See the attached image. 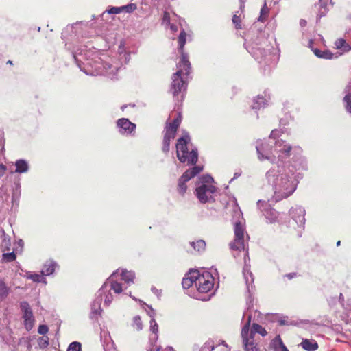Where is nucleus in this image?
Returning a JSON list of instances; mask_svg holds the SVG:
<instances>
[{"label": "nucleus", "instance_id": "obj_38", "mask_svg": "<svg viewBox=\"0 0 351 351\" xmlns=\"http://www.w3.org/2000/svg\"><path fill=\"white\" fill-rule=\"evenodd\" d=\"M136 8H137V6L135 3H129L126 5L121 6L122 12H126V13H132Z\"/></svg>", "mask_w": 351, "mask_h": 351}, {"label": "nucleus", "instance_id": "obj_1", "mask_svg": "<svg viewBox=\"0 0 351 351\" xmlns=\"http://www.w3.org/2000/svg\"><path fill=\"white\" fill-rule=\"evenodd\" d=\"M284 132L274 129L268 139L257 140L256 149L260 161L269 160L273 166L265 173V180L272 188V201L287 199L296 191L300 174L307 169L306 158L299 146H292L282 137Z\"/></svg>", "mask_w": 351, "mask_h": 351}, {"label": "nucleus", "instance_id": "obj_33", "mask_svg": "<svg viewBox=\"0 0 351 351\" xmlns=\"http://www.w3.org/2000/svg\"><path fill=\"white\" fill-rule=\"evenodd\" d=\"M250 330L255 335L256 333L260 334L262 337L267 335V332L261 325L256 323H253L252 328Z\"/></svg>", "mask_w": 351, "mask_h": 351}, {"label": "nucleus", "instance_id": "obj_13", "mask_svg": "<svg viewBox=\"0 0 351 351\" xmlns=\"http://www.w3.org/2000/svg\"><path fill=\"white\" fill-rule=\"evenodd\" d=\"M186 34L184 32V30L182 29L180 32V35L178 36V50L181 54V58L179 62H182L184 64V67H186V73H188L189 69H190V62L189 61L188 54L186 53H184V47L186 44Z\"/></svg>", "mask_w": 351, "mask_h": 351}, {"label": "nucleus", "instance_id": "obj_51", "mask_svg": "<svg viewBox=\"0 0 351 351\" xmlns=\"http://www.w3.org/2000/svg\"><path fill=\"white\" fill-rule=\"evenodd\" d=\"M162 20H163V23H165L167 24H170V16H169V14L168 12H164Z\"/></svg>", "mask_w": 351, "mask_h": 351}, {"label": "nucleus", "instance_id": "obj_22", "mask_svg": "<svg viewBox=\"0 0 351 351\" xmlns=\"http://www.w3.org/2000/svg\"><path fill=\"white\" fill-rule=\"evenodd\" d=\"M14 166L16 167L14 173L20 174L27 173L30 168L29 162L25 159L16 160Z\"/></svg>", "mask_w": 351, "mask_h": 351}, {"label": "nucleus", "instance_id": "obj_53", "mask_svg": "<svg viewBox=\"0 0 351 351\" xmlns=\"http://www.w3.org/2000/svg\"><path fill=\"white\" fill-rule=\"evenodd\" d=\"M296 276V273H289V274H287L284 276V277H286L289 280H291L292 278H293L294 277Z\"/></svg>", "mask_w": 351, "mask_h": 351}, {"label": "nucleus", "instance_id": "obj_5", "mask_svg": "<svg viewBox=\"0 0 351 351\" xmlns=\"http://www.w3.org/2000/svg\"><path fill=\"white\" fill-rule=\"evenodd\" d=\"M177 71L172 76L171 92L178 100H179L180 95V101H182L186 90L191 68L189 69V72L186 73V67H184V64L179 62L177 64Z\"/></svg>", "mask_w": 351, "mask_h": 351}, {"label": "nucleus", "instance_id": "obj_7", "mask_svg": "<svg viewBox=\"0 0 351 351\" xmlns=\"http://www.w3.org/2000/svg\"><path fill=\"white\" fill-rule=\"evenodd\" d=\"M234 239L230 243V247L232 250H246L245 237L249 239L244 224L241 221H236L234 225Z\"/></svg>", "mask_w": 351, "mask_h": 351}, {"label": "nucleus", "instance_id": "obj_49", "mask_svg": "<svg viewBox=\"0 0 351 351\" xmlns=\"http://www.w3.org/2000/svg\"><path fill=\"white\" fill-rule=\"evenodd\" d=\"M344 100L346 102V109L351 113V95H347L344 97Z\"/></svg>", "mask_w": 351, "mask_h": 351}, {"label": "nucleus", "instance_id": "obj_15", "mask_svg": "<svg viewBox=\"0 0 351 351\" xmlns=\"http://www.w3.org/2000/svg\"><path fill=\"white\" fill-rule=\"evenodd\" d=\"M247 254H246V256H245V265L243 269V274L245 281L247 291L249 294L248 298L250 299L254 287V278L250 271V266L247 263Z\"/></svg>", "mask_w": 351, "mask_h": 351}, {"label": "nucleus", "instance_id": "obj_41", "mask_svg": "<svg viewBox=\"0 0 351 351\" xmlns=\"http://www.w3.org/2000/svg\"><path fill=\"white\" fill-rule=\"evenodd\" d=\"M81 343L77 341L71 343L67 348V351H80Z\"/></svg>", "mask_w": 351, "mask_h": 351}, {"label": "nucleus", "instance_id": "obj_10", "mask_svg": "<svg viewBox=\"0 0 351 351\" xmlns=\"http://www.w3.org/2000/svg\"><path fill=\"white\" fill-rule=\"evenodd\" d=\"M203 170L202 166H195L186 170L178 181V191L181 195H184L187 190L186 182L191 178L199 174Z\"/></svg>", "mask_w": 351, "mask_h": 351}, {"label": "nucleus", "instance_id": "obj_64", "mask_svg": "<svg viewBox=\"0 0 351 351\" xmlns=\"http://www.w3.org/2000/svg\"><path fill=\"white\" fill-rule=\"evenodd\" d=\"M130 295V297H131L134 300L137 301V299H136L134 296H132V295H131V293H130V295Z\"/></svg>", "mask_w": 351, "mask_h": 351}, {"label": "nucleus", "instance_id": "obj_45", "mask_svg": "<svg viewBox=\"0 0 351 351\" xmlns=\"http://www.w3.org/2000/svg\"><path fill=\"white\" fill-rule=\"evenodd\" d=\"M232 23L235 26V28L237 29H242L241 27V20L239 16H237V14H234L232 17Z\"/></svg>", "mask_w": 351, "mask_h": 351}, {"label": "nucleus", "instance_id": "obj_28", "mask_svg": "<svg viewBox=\"0 0 351 351\" xmlns=\"http://www.w3.org/2000/svg\"><path fill=\"white\" fill-rule=\"evenodd\" d=\"M189 245L195 251L199 253L204 252L206 245L205 241L202 239L197 240V241H191Z\"/></svg>", "mask_w": 351, "mask_h": 351}, {"label": "nucleus", "instance_id": "obj_17", "mask_svg": "<svg viewBox=\"0 0 351 351\" xmlns=\"http://www.w3.org/2000/svg\"><path fill=\"white\" fill-rule=\"evenodd\" d=\"M116 271H119V275L116 277V280L121 282L123 287L128 288L131 285L134 284L135 274L132 271L122 269L121 270L117 269Z\"/></svg>", "mask_w": 351, "mask_h": 351}, {"label": "nucleus", "instance_id": "obj_14", "mask_svg": "<svg viewBox=\"0 0 351 351\" xmlns=\"http://www.w3.org/2000/svg\"><path fill=\"white\" fill-rule=\"evenodd\" d=\"M117 128L119 134L123 136L131 135L136 129V124L128 119L121 118L117 121Z\"/></svg>", "mask_w": 351, "mask_h": 351}, {"label": "nucleus", "instance_id": "obj_19", "mask_svg": "<svg viewBox=\"0 0 351 351\" xmlns=\"http://www.w3.org/2000/svg\"><path fill=\"white\" fill-rule=\"evenodd\" d=\"M102 300V298L96 293V297L91 304V311L90 313V318L91 319L97 320L98 317L100 315L102 311L101 308Z\"/></svg>", "mask_w": 351, "mask_h": 351}, {"label": "nucleus", "instance_id": "obj_16", "mask_svg": "<svg viewBox=\"0 0 351 351\" xmlns=\"http://www.w3.org/2000/svg\"><path fill=\"white\" fill-rule=\"evenodd\" d=\"M289 215L296 224L303 228L305 223V210L300 206H296L291 208L289 210Z\"/></svg>", "mask_w": 351, "mask_h": 351}, {"label": "nucleus", "instance_id": "obj_59", "mask_svg": "<svg viewBox=\"0 0 351 351\" xmlns=\"http://www.w3.org/2000/svg\"><path fill=\"white\" fill-rule=\"evenodd\" d=\"M219 344V345H223V346H225V347H226V348H228V344H227V343H226V341H223V340H221Z\"/></svg>", "mask_w": 351, "mask_h": 351}, {"label": "nucleus", "instance_id": "obj_6", "mask_svg": "<svg viewBox=\"0 0 351 351\" xmlns=\"http://www.w3.org/2000/svg\"><path fill=\"white\" fill-rule=\"evenodd\" d=\"M191 142V138L188 133L178 139L176 143L177 157L180 162H186L188 165L196 164L198 160L197 149L194 147L191 150L189 149V144Z\"/></svg>", "mask_w": 351, "mask_h": 351}, {"label": "nucleus", "instance_id": "obj_47", "mask_svg": "<svg viewBox=\"0 0 351 351\" xmlns=\"http://www.w3.org/2000/svg\"><path fill=\"white\" fill-rule=\"evenodd\" d=\"M199 179L201 184H210L213 182V178L210 175H204Z\"/></svg>", "mask_w": 351, "mask_h": 351}, {"label": "nucleus", "instance_id": "obj_44", "mask_svg": "<svg viewBox=\"0 0 351 351\" xmlns=\"http://www.w3.org/2000/svg\"><path fill=\"white\" fill-rule=\"evenodd\" d=\"M3 258L6 262H12L16 259V254L14 252L9 253H4L3 254Z\"/></svg>", "mask_w": 351, "mask_h": 351}, {"label": "nucleus", "instance_id": "obj_34", "mask_svg": "<svg viewBox=\"0 0 351 351\" xmlns=\"http://www.w3.org/2000/svg\"><path fill=\"white\" fill-rule=\"evenodd\" d=\"M27 278L36 282H43L47 284L46 279L42 274H27Z\"/></svg>", "mask_w": 351, "mask_h": 351}, {"label": "nucleus", "instance_id": "obj_12", "mask_svg": "<svg viewBox=\"0 0 351 351\" xmlns=\"http://www.w3.org/2000/svg\"><path fill=\"white\" fill-rule=\"evenodd\" d=\"M257 206L265 217L267 223H273L278 221L279 213L271 208L267 202L258 200L257 202Z\"/></svg>", "mask_w": 351, "mask_h": 351}, {"label": "nucleus", "instance_id": "obj_26", "mask_svg": "<svg viewBox=\"0 0 351 351\" xmlns=\"http://www.w3.org/2000/svg\"><path fill=\"white\" fill-rule=\"evenodd\" d=\"M300 346L306 351H315L318 348V344L315 340L303 339Z\"/></svg>", "mask_w": 351, "mask_h": 351}, {"label": "nucleus", "instance_id": "obj_58", "mask_svg": "<svg viewBox=\"0 0 351 351\" xmlns=\"http://www.w3.org/2000/svg\"><path fill=\"white\" fill-rule=\"evenodd\" d=\"M161 347L160 346H156L155 348H152L150 349L149 351H160Z\"/></svg>", "mask_w": 351, "mask_h": 351}, {"label": "nucleus", "instance_id": "obj_52", "mask_svg": "<svg viewBox=\"0 0 351 351\" xmlns=\"http://www.w3.org/2000/svg\"><path fill=\"white\" fill-rule=\"evenodd\" d=\"M6 166L3 164H0V178L5 174L6 171Z\"/></svg>", "mask_w": 351, "mask_h": 351}, {"label": "nucleus", "instance_id": "obj_42", "mask_svg": "<svg viewBox=\"0 0 351 351\" xmlns=\"http://www.w3.org/2000/svg\"><path fill=\"white\" fill-rule=\"evenodd\" d=\"M20 306L23 315L32 312L29 304L25 301L21 302Z\"/></svg>", "mask_w": 351, "mask_h": 351}, {"label": "nucleus", "instance_id": "obj_4", "mask_svg": "<svg viewBox=\"0 0 351 351\" xmlns=\"http://www.w3.org/2000/svg\"><path fill=\"white\" fill-rule=\"evenodd\" d=\"M118 275L119 271H114L97 292V295L104 300V306H109L117 295L127 289V287H123V285L116 280Z\"/></svg>", "mask_w": 351, "mask_h": 351}, {"label": "nucleus", "instance_id": "obj_3", "mask_svg": "<svg viewBox=\"0 0 351 351\" xmlns=\"http://www.w3.org/2000/svg\"><path fill=\"white\" fill-rule=\"evenodd\" d=\"M244 45L247 51L259 62L265 60L268 53L273 49L267 34L262 32L255 37H252L250 40H246Z\"/></svg>", "mask_w": 351, "mask_h": 351}, {"label": "nucleus", "instance_id": "obj_30", "mask_svg": "<svg viewBox=\"0 0 351 351\" xmlns=\"http://www.w3.org/2000/svg\"><path fill=\"white\" fill-rule=\"evenodd\" d=\"M23 318L25 327L27 329V330L29 331L32 330L34 323V318L32 312L23 315Z\"/></svg>", "mask_w": 351, "mask_h": 351}, {"label": "nucleus", "instance_id": "obj_40", "mask_svg": "<svg viewBox=\"0 0 351 351\" xmlns=\"http://www.w3.org/2000/svg\"><path fill=\"white\" fill-rule=\"evenodd\" d=\"M122 12L121 6L120 7H110L107 9L106 11L103 12V15L105 13H108L109 14H117Z\"/></svg>", "mask_w": 351, "mask_h": 351}, {"label": "nucleus", "instance_id": "obj_46", "mask_svg": "<svg viewBox=\"0 0 351 351\" xmlns=\"http://www.w3.org/2000/svg\"><path fill=\"white\" fill-rule=\"evenodd\" d=\"M181 123V117L179 114L178 117L173 119L172 123H167V125L171 127L172 128H174L176 130H178V128L179 127L180 124Z\"/></svg>", "mask_w": 351, "mask_h": 351}, {"label": "nucleus", "instance_id": "obj_36", "mask_svg": "<svg viewBox=\"0 0 351 351\" xmlns=\"http://www.w3.org/2000/svg\"><path fill=\"white\" fill-rule=\"evenodd\" d=\"M269 11V9L267 5L266 1H265L263 7L261 9L260 16L258 18V21H261V22L265 21L267 17Z\"/></svg>", "mask_w": 351, "mask_h": 351}, {"label": "nucleus", "instance_id": "obj_56", "mask_svg": "<svg viewBox=\"0 0 351 351\" xmlns=\"http://www.w3.org/2000/svg\"><path fill=\"white\" fill-rule=\"evenodd\" d=\"M241 175V172H236V173H234V177H233V178L231 179L230 182H231L234 179H236V178H239Z\"/></svg>", "mask_w": 351, "mask_h": 351}, {"label": "nucleus", "instance_id": "obj_11", "mask_svg": "<svg viewBox=\"0 0 351 351\" xmlns=\"http://www.w3.org/2000/svg\"><path fill=\"white\" fill-rule=\"evenodd\" d=\"M241 336L243 346L245 351H259L255 335L250 330H241Z\"/></svg>", "mask_w": 351, "mask_h": 351}, {"label": "nucleus", "instance_id": "obj_60", "mask_svg": "<svg viewBox=\"0 0 351 351\" xmlns=\"http://www.w3.org/2000/svg\"><path fill=\"white\" fill-rule=\"evenodd\" d=\"M165 351H175V350L173 349V347L168 346V347L166 348Z\"/></svg>", "mask_w": 351, "mask_h": 351}, {"label": "nucleus", "instance_id": "obj_35", "mask_svg": "<svg viewBox=\"0 0 351 351\" xmlns=\"http://www.w3.org/2000/svg\"><path fill=\"white\" fill-rule=\"evenodd\" d=\"M176 132L177 130L172 128L170 126L166 125L164 137L171 141L176 137Z\"/></svg>", "mask_w": 351, "mask_h": 351}, {"label": "nucleus", "instance_id": "obj_37", "mask_svg": "<svg viewBox=\"0 0 351 351\" xmlns=\"http://www.w3.org/2000/svg\"><path fill=\"white\" fill-rule=\"evenodd\" d=\"M132 326L136 328L138 331L143 329V323L139 315H136L133 317Z\"/></svg>", "mask_w": 351, "mask_h": 351}, {"label": "nucleus", "instance_id": "obj_21", "mask_svg": "<svg viewBox=\"0 0 351 351\" xmlns=\"http://www.w3.org/2000/svg\"><path fill=\"white\" fill-rule=\"evenodd\" d=\"M269 96L266 94L264 96H257L253 99L252 108L254 110H260L265 108L269 102Z\"/></svg>", "mask_w": 351, "mask_h": 351}, {"label": "nucleus", "instance_id": "obj_62", "mask_svg": "<svg viewBox=\"0 0 351 351\" xmlns=\"http://www.w3.org/2000/svg\"><path fill=\"white\" fill-rule=\"evenodd\" d=\"M19 245L21 247H23V241L21 239H20V240L19 241Z\"/></svg>", "mask_w": 351, "mask_h": 351}, {"label": "nucleus", "instance_id": "obj_9", "mask_svg": "<svg viewBox=\"0 0 351 351\" xmlns=\"http://www.w3.org/2000/svg\"><path fill=\"white\" fill-rule=\"evenodd\" d=\"M214 287V277L210 272L204 271L202 274L198 271L196 279V289L199 293H208Z\"/></svg>", "mask_w": 351, "mask_h": 351}, {"label": "nucleus", "instance_id": "obj_57", "mask_svg": "<svg viewBox=\"0 0 351 351\" xmlns=\"http://www.w3.org/2000/svg\"><path fill=\"white\" fill-rule=\"evenodd\" d=\"M10 243V239H8V240L6 239V238L5 237L3 241V245H5V246H7V245H8Z\"/></svg>", "mask_w": 351, "mask_h": 351}, {"label": "nucleus", "instance_id": "obj_29", "mask_svg": "<svg viewBox=\"0 0 351 351\" xmlns=\"http://www.w3.org/2000/svg\"><path fill=\"white\" fill-rule=\"evenodd\" d=\"M327 1L328 0H319V8L317 12V17L319 19L325 16L328 13V9L327 8Z\"/></svg>", "mask_w": 351, "mask_h": 351}, {"label": "nucleus", "instance_id": "obj_24", "mask_svg": "<svg viewBox=\"0 0 351 351\" xmlns=\"http://www.w3.org/2000/svg\"><path fill=\"white\" fill-rule=\"evenodd\" d=\"M335 49L340 51L339 55H341L351 50V46L348 45L343 38L337 39L335 42Z\"/></svg>", "mask_w": 351, "mask_h": 351}, {"label": "nucleus", "instance_id": "obj_63", "mask_svg": "<svg viewBox=\"0 0 351 351\" xmlns=\"http://www.w3.org/2000/svg\"><path fill=\"white\" fill-rule=\"evenodd\" d=\"M337 56H338L337 55L334 56V54H332V53H330V60H331V59H332L334 57H335V58H337Z\"/></svg>", "mask_w": 351, "mask_h": 351}, {"label": "nucleus", "instance_id": "obj_2", "mask_svg": "<svg viewBox=\"0 0 351 351\" xmlns=\"http://www.w3.org/2000/svg\"><path fill=\"white\" fill-rule=\"evenodd\" d=\"M82 29L83 25L79 23L67 26L62 33L65 46L71 51L76 64L87 75H105L112 80L115 79L123 64H127L130 58V53L125 51L124 43L121 42L119 45V59L110 58L104 60L97 56L95 48L81 45L75 49V45L79 44L83 37Z\"/></svg>", "mask_w": 351, "mask_h": 351}, {"label": "nucleus", "instance_id": "obj_32", "mask_svg": "<svg viewBox=\"0 0 351 351\" xmlns=\"http://www.w3.org/2000/svg\"><path fill=\"white\" fill-rule=\"evenodd\" d=\"M150 330L152 332L153 335L149 337L150 340L156 341L158 339V326L155 319L150 320Z\"/></svg>", "mask_w": 351, "mask_h": 351}, {"label": "nucleus", "instance_id": "obj_27", "mask_svg": "<svg viewBox=\"0 0 351 351\" xmlns=\"http://www.w3.org/2000/svg\"><path fill=\"white\" fill-rule=\"evenodd\" d=\"M272 345L274 351H289L287 347L283 343L279 335H278L273 339Z\"/></svg>", "mask_w": 351, "mask_h": 351}, {"label": "nucleus", "instance_id": "obj_54", "mask_svg": "<svg viewBox=\"0 0 351 351\" xmlns=\"http://www.w3.org/2000/svg\"><path fill=\"white\" fill-rule=\"evenodd\" d=\"M169 26H170V29L173 32H176L177 30H178V27L177 25H174V24H169Z\"/></svg>", "mask_w": 351, "mask_h": 351}, {"label": "nucleus", "instance_id": "obj_50", "mask_svg": "<svg viewBox=\"0 0 351 351\" xmlns=\"http://www.w3.org/2000/svg\"><path fill=\"white\" fill-rule=\"evenodd\" d=\"M49 331L48 326L47 325H40L38 329V332L40 335H45Z\"/></svg>", "mask_w": 351, "mask_h": 351}, {"label": "nucleus", "instance_id": "obj_48", "mask_svg": "<svg viewBox=\"0 0 351 351\" xmlns=\"http://www.w3.org/2000/svg\"><path fill=\"white\" fill-rule=\"evenodd\" d=\"M170 140L163 137L162 141V151L164 153L167 154L169 152L170 149Z\"/></svg>", "mask_w": 351, "mask_h": 351}, {"label": "nucleus", "instance_id": "obj_55", "mask_svg": "<svg viewBox=\"0 0 351 351\" xmlns=\"http://www.w3.org/2000/svg\"><path fill=\"white\" fill-rule=\"evenodd\" d=\"M194 298H197L198 300H205L206 301V300H208L210 299V295L207 297V298H201V297H199L198 295H195Z\"/></svg>", "mask_w": 351, "mask_h": 351}, {"label": "nucleus", "instance_id": "obj_20", "mask_svg": "<svg viewBox=\"0 0 351 351\" xmlns=\"http://www.w3.org/2000/svg\"><path fill=\"white\" fill-rule=\"evenodd\" d=\"M58 268V263L55 261L49 259L46 261V262L44 263L41 274L45 276H51Z\"/></svg>", "mask_w": 351, "mask_h": 351}, {"label": "nucleus", "instance_id": "obj_31", "mask_svg": "<svg viewBox=\"0 0 351 351\" xmlns=\"http://www.w3.org/2000/svg\"><path fill=\"white\" fill-rule=\"evenodd\" d=\"M313 41H309V47L311 48L312 51H313L314 54L320 58L324 59H329V52L327 50L325 51H321L317 48H313L312 47Z\"/></svg>", "mask_w": 351, "mask_h": 351}, {"label": "nucleus", "instance_id": "obj_39", "mask_svg": "<svg viewBox=\"0 0 351 351\" xmlns=\"http://www.w3.org/2000/svg\"><path fill=\"white\" fill-rule=\"evenodd\" d=\"M38 344L40 348H45L49 345V337L43 336L38 339Z\"/></svg>", "mask_w": 351, "mask_h": 351}, {"label": "nucleus", "instance_id": "obj_8", "mask_svg": "<svg viewBox=\"0 0 351 351\" xmlns=\"http://www.w3.org/2000/svg\"><path fill=\"white\" fill-rule=\"evenodd\" d=\"M216 193L217 189L212 184H199L195 191V195L202 204L214 202Z\"/></svg>", "mask_w": 351, "mask_h": 351}, {"label": "nucleus", "instance_id": "obj_43", "mask_svg": "<svg viewBox=\"0 0 351 351\" xmlns=\"http://www.w3.org/2000/svg\"><path fill=\"white\" fill-rule=\"evenodd\" d=\"M140 303H142L143 306H145L147 309H145L147 314L151 317V319H154L156 313L155 311L152 308L151 306H149L148 304H145L141 300H138Z\"/></svg>", "mask_w": 351, "mask_h": 351}, {"label": "nucleus", "instance_id": "obj_61", "mask_svg": "<svg viewBox=\"0 0 351 351\" xmlns=\"http://www.w3.org/2000/svg\"><path fill=\"white\" fill-rule=\"evenodd\" d=\"M279 324H280V325H285L286 324V322H285V320L280 319L279 321Z\"/></svg>", "mask_w": 351, "mask_h": 351}, {"label": "nucleus", "instance_id": "obj_25", "mask_svg": "<svg viewBox=\"0 0 351 351\" xmlns=\"http://www.w3.org/2000/svg\"><path fill=\"white\" fill-rule=\"evenodd\" d=\"M10 292L8 287L3 279L0 280V302H3L8 298Z\"/></svg>", "mask_w": 351, "mask_h": 351}, {"label": "nucleus", "instance_id": "obj_18", "mask_svg": "<svg viewBox=\"0 0 351 351\" xmlns=\"http://www.w3.org/2000/svg\"><path fill=\"white\" fill-rule=\"evenodd\" d=\"M198 276V270H191L184 276L182 280V287L185 289L195 286L196 287V279Z\"/></svg>", "mask_w": 351, "mask_h": 351}, {"label": "nucleus", "instance_id": "obj_23", "mask_svg": "<svg viewBox=\"0 0 351 351\" xmlns=\"http://www.w3.org/2000/svg\"><path fill=\"white\" fill-rule=\"evenodd\" d=\"M256 311L252 310L250 307L247 308L246 311L243 313V321L245 320V323L242 327L241 330L247 329V330L250 329V324L252 319V315L256 314Z\"/></svg>", "mask_w": 351, "mask_h": 351}]
</instances>
